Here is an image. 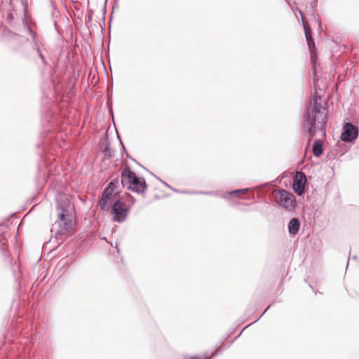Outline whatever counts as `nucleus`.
Listing matches in <instances>:
<instances>
[{
    "instance_id": "nucleus-2",
    "label": "nucleus",
    "mask_w": 359,
    "mask_h": 359,
    "mask_svg": "<svg viewBox=\"0 0 359 359\" xmlns=\"http://www.w3.org/2000/svg\"><path fill=\"white\" fill-rule=\"evenodd\" d=\"M121 182L124 187L136 193L143 192L146 187V182L143 178L137 177L129 168H125L122 172Z\"/></svg>"
},
{
    "instance_id": "nucleus-4",
    "label": "nucleus",
    "mask_w": 359,
    "mask_h": 359,
    "mask_svg": "<svg viewBox=\"0 0 359 359\" xmlns=\"http://www.w3.org/2000/svg\"><path fill=\"white\" fill-rule=\"evenodd\" d=\"M358 133V128L356 126L351 123H346L343 126L341 140L345 142H352L357 139Z\"/></svg>"
},
{
    "instance_id": "nucleus-3",
    "label": "nucleus",
    "mask_w": 359,
    "mask_h": 359,
    "mask_svg": "<svg viewBox=\"0 0 359 359\" xmlns=\"http://www.w3.org/2000/svg\"><path fill=\"white\" fill-rule=\"evenodd\" d=\"M276 203L286 210L292 211L295 208L294 196L284 189L275 190L273 192Z\"/></svg>"
},
{
    "instance_id": "nucleus-5",
    "label": "nucleus",
    "mask_w": 359,
    "mask_h": 359,
    "mask_svg": "<svg viewBox=\"0 0 359 359\" xmlns=\"http://www.w3.org/2000/svg\"><path fill=\"white\" fill-rule=\"evenodd\" d=\"M114 187L111 182L103 191L101 199L100 200V205L102 210H109L111 205L114 201L115 195L113 194Z\"/></svg>"
},
{
    "instance_id": "nucleus-8",
    "label": "nucleus",
    "mask_w": 359,
    "mask_h": 359,
    "mask_svg": "<svg viewBox=\"0 0 359 359\" xmlns=\"http://www.w3.org/2000/svg\"><path fill=\"white\" fill-rule=\"evenodd\" d=\"M299 229V223L297 219L292 218L288 224L289 232L291 234H296Z\"/></svg>"
},
{
    "instance_id": "nucleus-11",
    "label": "nucleus",
    "mask_w": 359,
    "mask_h": 359,
    "mask_svg": "<svg viewBox=\"0 0 359 359\" xmlns=\"http://www.w3.org/2000/svg\"><path fill=\"white\" fill-rule=\"evenodd\" d=\"M62 212L60 214V222L62 223L65 226V229H67L69 226V222L66 218L67 217V214H66V210L62 208Z\"/></svg>"
},
{
    "instance_id": "nucleus-7",
    "label": "nucleus",
    "mask_w": 359,
    "mask_h": 359,
    "mask_svg": "<svg viewBox=\"0 0 359 359\" xmlns=\"http://www.w3.org/2000/svg\"><path fill=\"white\" fill-rule=\"evenodd\" d=\"M306 183V178L304 173L297 172L293 180V189L297 195L302 196L304 193Z\"/></svg>"
},
{
    "instance_id": "nucleus-9",
    "label": "nucleus",
    "mask_w": 359,
    "mask_h": 359,
    "mask_svg": "<svg viewBox=\"0 0 359 359\" xmlns=\"http://www.w3.org/2000/svg\"><path fill=\"white\" fill-rule=\"evenodd\" d=\"M313 152L316 156H319L323 152L322 145L320 142H316L313 146Z\"/></svg>"
},
{
    "instance_id": "nucleus-10",
    "label": "nucleus",
    "mask_w": 359,
    "mask_h": 359,
    "mask_svg": "<svg viewBox=\"0 0 359 359\" xmlns=\"http://www.w3.org/2000/svg\"><path fill=\"white\" fill-rule=\"evenodd\" d=\"M304 27L305 36H306L309 46L311 47V45L314 46V43L311 38V31L304 25Z\"/></svg>"
},
{
    "instance_id": "nucleus-6",
    "label": "nucleus",
    "mask_w": 359,
    "mask_h": 359,
    "mask_svg": "<svg viewBox=\"0 0 359 359\" xmlns=\"http://www.w3.org/2000/svg\"><path fill=\"white\" fill-rule=\"evenodd\" d=\"M128 209L124 203L121 201H116L112 207L113 219L116 222H123L127 217Z\"/></svg>"
},
{
    "instance_id": "nucleus-1",
    "label": "nucleus",
    "mask_w": 359,
    "mask_h": 359,
    "mask_svg": "<svg viewBox=\"0 0 359 359\" xmlns=\"http://www.w3.org/2000/svg\"><path fill=\"white\" fill-rule=\"evenodd\" d=\"M320 95L316 91L310 102V108L306 116L305 128L308 130L311 136L319 131L322 136L325 135L324 128L325 126L327 111L325 107L318 104Z\"/></svg>"
},
{
    "instance_id": "nucleus-13",
    "label": "nucleus",
    "mask_w": 359,
    "mask_h": 359,
    "mask_svg": "<svg viewBox=\"0 0 359 359\" xmlns=\"http://www.w3.org/2000/svg\"><path fill=\"white\" fill-rule=\"evenodd\" d=\"M191 359H203V358H201L200 357H192V358H191Z\"/></svg>"
},
{
    "instance_id": "nucleus-12",
    "label": "nucleus",
    "mask_w": 359,
    "mask_h": 359,
    "mask_svg": "<svg viewBox=\"0 0 359 359\" xmlns=\"http://www.w3.org/2000/svg\"><path fill=\"white\" fill-rule=\"evenodd\" d=\"M246 191H247L246 189L236 190V191L230 192L229 194L233 195V196H236L238 193H245Z\"/></svg>"
}]
</instances>
